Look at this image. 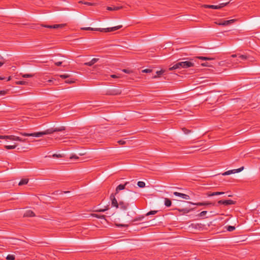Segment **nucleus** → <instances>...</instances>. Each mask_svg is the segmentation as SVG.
Returning a JSON list of instances; mask_svg holds the SVG:
<instances>
[{
	"label": "nucleus",
	"mask_w": 260,
	"mask_h": 260,
	"mask_svg": "<svg viewBox=\"0 0 260 260\" xmlns=\"http://www.w3.org/2000/svg\"><path fill=\"white\" fill-rule=\"evenodd\" d=\"M65 130V127L64 126H61L59 127H56V128H51L49 129H47L45 130L44 132H37V133H22L20 132L19 134L25 137H29V136H32V137H40L43 136L45 135H48V134H52L54 132H61Z\"/></svg>",
	"instance_id": "1"
},
{
	"label": "nucleus",
	"mask_w": 260,
	"mask_h": 260,
	"mask_svg": "<svg viewBox=\"0 0 260 260\" xmlns=\"http://www.w3.org/2000/svg\"><path fill=\"white\" fill-rule=\"evenodd\" d=\"M194 66V63L191 60L189 61H180L177 62L172 67L169 68V70L170 71H173L174 70H176L177 69H181V68H188L189 67H193Z\"/></svg>",
	"instance_id": "2"
},
{
	"label": "nucleus",
	"mask_w": 260,
	"mask_h": 260,
	"mask_svg": "<svg viewBox=\"0 0 260 260\" xmlns=\"http://www.w3.org/2000/svg\"><path fill=\"white\" fill-rule=\"evenodd\" d=\"M122 27V25H118L116 26L106 28H92V27H82V28H81V29L84 30H94V31H99L101 32H111V31H114L117 30L119 29H120Z\"/></svg>",
	"instance_id": "3"
},
{
	"label": "nucleus",
	"mask_w": 260,
	"mask_h": 260,
	"mask_svg": "<svg viewBox=\"0 0 260 260\" xmlns=\"http://www.w3.org/2000/svg\"><path fill=\"white\" fill-rule=\"evenodd\" d=\"M0 139H5L6 140H10L12 141H21V142H25V139H22L21 138L15 136L13 135H10V136H3L0 135Z\"/></svg>",
	"instance_id": "4"
},
{
	"label": "nucleus",
	"mask_w": 260,
	"mask_h": 260,
	"mask_svg": "<svg viewBox=\"0 0 260 260\" xmlns=\"http://www.w3.org/2000/svg\"><path fill=\"white\" fill-rule=\"evenodd\" d=\"M121 93V90L119 88H114L112 89H110L107 91L106 94L107 95H119Z\"/></svg>",
	"instance_id": "5"
},
{
	"label": "nucleus",
	"mask_w": 260,
	"mask_h": 260,
	"mask_svg": "<svg viewBox=\"0 0 260 260\" xmlns=\"http://www.w3.org/2000/svg\"><path fill=\"white\" fill-rule=\"evenodd\" d=\"M229 2H227L225 3H221L219 4L218 5H205L204 6V7L206 8H210V9H221L224 6H226Z\"/></svg>",
	"instance_id": "6"
},
{
	"label": "nucleus",
	"mask_w": 260,
	"mask_h": 260,
	"mask_svg": "<svg viewBox=\"0 0 260 260\" xmlns=\"http://www.w3.org/2000/svg\"><path fill=\"white\" fill-rule=\"evenodd\" d=\"M66 25V24H54V25H46V24H41V26L42 27H44L48 28H62L64 27Z\"/></svg>",
	"instance_id": "7"
},
{
	"label": "nucleus",
	"mask_w": 260,
	"mask_h": 260,
	"mask_svg": "<svg viewBox=\"0 0 260 260\" xmlns=\"http://www.w3.org/2000/svg\"><path fill=\"white\" fill-rule=\"evenodd\" d=\"M244 169V167H242L238 169H234L232 170H229L226 172H225L222 174L223 176L229 175L233 173H239L242 171Z\"/></svg>",
	"instance_id": "8"
},
{
	"label": "nucleus",
	"mask_w": 260,
	"mask_h": 260,
	"mask_svg": "<svg viewBox=\"0 0 260 260\" xmlns=\"http://www.w3.org/2000/svg\"><path fill=\"white\" fill-rule=\"evenodd\" d=\"M236 202L231 200H219L218 201V204H222L225 206H228L229 205H234L235 204Z\"/></svg>",
	"instance_id": "9"
},
{
	"label": "nucleus",
	"mask_w": 260,
	"mask_h": 260,
	"mask_svg": "<svg viewBox=\"0 0 260 260\" xmlns=\"http://www.w3.org/2000/svg\"><path fill=\"white\" fill-rule=\"evenodd\" d=\"M188 203L192 204V205H196L197 206H207V205H214V203L209 202H200V203H193L190 202H188Z\"/></svg>",
	"instance_id": "10"
},
{
	"label": "nucleus",
	"mask_w": 260,
	"mask_h": 260,
	"mask_svg": "<svg viewBox=\"0 0 260 260\" xmlns=\"http://www.w3.org/2000/svg\"><path fill=\"white\" fill-rule=\"evenodd\" d=\"M236 21L235 19H231L229 20H221L218 24L220 25H229L233 23H234Z\"/></svg>",
	"instance_id": "11"
},
{
	"label": "nucleus",
	"mask_w": 260,
	"mask_h": 260,
	"mask_svg": "<svg viewBox=\"0 0 260 260\" xmlns=\"http://www.w3.org/2000/svg\"><path fill=\"white\" fill-rule=\"evenodd\" d=\"M173 194L176 196L182 198V199H185V200H189L190 199V197L188 195L184 194L182 193H180L178 192H174Z\"/></svg>",
	"instance_id": "12"
},
{
	"label": "nucleus",
	"mask_w": 260,
	"mask_h": 260,
	"mask_svg": "<svg viewBox=\"0 0 260 260\" xmlns=\"http://www.w3.org/2000/svg\"><path fill=\"white\" fill-rule=\"evenodd\" d=\"M110 199L112 201V206L116 208H118L119 203H118L117 200L115 198V196L113 194H111Z\"/></svg>",
	"instance_id": "13"
},
{
	"label": "nucleus",
	"mask_w": 260,
	"mask_h": 260,
	"mask_svg": "<svg viewBox=\"0 0 260 260\" xmlns=\"http://www.w3.org/2000/svg\"><path fill=\"white\" fill-rule=\"evenodd\" d=\"M129 206V204L127 203H125L124 202H119L118 207H119L121 209L125 210L127 209V207Z\"/></svg>",
	"instance_id": "14"
},
{
	"label": "nucleus",
	"mask_w": 260,
	"mask_h": 260,
	"mask_svg": "<svg viewBox=\"0 0 260 260\" xmlns=\"http://www.w3.org/2000/svg\"><path fill=\"white\" fill-rule=\"evenodd\" d=\"M224 193V192H219V191H216V192H211V191H208L206 193V195H207L208 197H211L214 196H218V195H221L223 194Z\"/></svg>",
	"instance_id": "15"
},
{
	"label": "nucleus",
	"mask_w": 260,
	"mask_h": 260,
	"mask_svg": "<svg viewBox=\"0 0 260 260\" xmlns=\"http://www.w3.org/2000/svg\"><path fill=\"white\" fill-rule=\"evenodd\" d=\"M128 183V182H126L124 184H120L117 186L116 188V192L117 193L119 191L123 190L125 188V186Z\"/></svg>",
	"instance_id": "16"
},
{
	"label": "nucleus",
	"mask_w": 260,
	"mask_h": 260,
	"mask_svg": "<svg viewBox=\"0 0 260 260\" xmlns=\"http://www.w3.org/2000/svg\"><path fill=\"white\" fill-rule=\"evenodd\" d=\"M24 217H34L35 216V213L31 210H27L24 214Z\"/></svg>",
	"instance_id": "17"
},
{
	"label": "nucleus",
	"mask_w": 260,
	"mask_h": 260,
	"mask_svg": "<svg viewBox=\"0 0 260 260\" xmlns=\"http://www.w3.org/2000/svg\"><path fill=\"white\" fill-rule=\"evenodd\" d=\"M121 6H110V7H107V10L109 11H118L121 9H122Z\"/></svg>",
	"instance_id": "18"
},
{
	"label": "nucleus",
	"mask_w": 260,
	"mask_h": 260,
	"mask_svg": "<svg viewBox=\"0 0 260 260\" xmlns=\"http://www.w3.org/2000/svg\"><path fill=\"white\" fill-rule=\"evenodd\" d=\"M28 180H29L28 179H27V178L22 179L19 182L18 185L19 186H21V185H23L26 184L28 182Z\"/></svg>",
	"instance_id": "19"
},
{
	"label": "nucleus",
	"mask_w": 260,
	"mask_h": 260,
	"mask_svg": "<svg viewBox=\"0 0 260 260\" xmlns=\"http://www.w3.org/2000/svg\"><path fill=\"white\" fill-rule=\"evenodd\" d=\"M91 216L94 217H96L98 218L104 219L106 220V219H105L106 216L105 215H101V214H92Z\"/></svg>",
	"instance_id": "20"
},
{
	"label": "nucleus",
	"mask_w": 260,
	"mask_h": 260,
	"mask_svg": "<svg viewBox=\"0 0 260 260\" xmlns=\"http://www.w3.org/2000/svg\"><path fill=\"white\" fill-rule=\"evenodd\" d=\"M165 205L167 207H170L172 205L171 201L168 198L165 199Z\"/></svg>",
	"instance_id": "21"
},
{
	"label": "nucleus",
	"mask_w": 260,
	"mask_h": 260,
	"mask_svg": "<svg viewBox=\"0 0 260 260\" xmlns=\"http://www.w3.org/2000/svg\"><path fill=\"white\" fill-rule=\"evenodd\" d=\"M69 191H62L60 190H56L54 192H53L52 193V194H62V193H69Z\"/></svg>",
	"instance_id": "22"
},
{
	"label": "nucleus",
	"mask_w": 260,
	"mask_h": 260,
	"mask_svg": "<svg viewBox=\"0 0 260 260\" xmlns=\"http://www.w3.org/2000/svg\"><path fill=\"white\" fill-rule=\"evenodd\" d=\"M238 57L239 58L241 59L242 60H245L249 58V56L247 55H241V54H239Z\"/></svg>",
	"instance_id": "23"
},
{
	"label": "nucleus",
	"mask_w": 260,
	"mask_h": 260,
	"mask_svg": "<svg viewBox=\"0 0 260 260\" xmlns=\"http://www.w3.org/2000/svg\"><path fill=\"white\" fill-rule=\"evenodd\" d=\"M144 216H140L139 217H137L134 219H129V220L132 222H134V221H140V220H142L144 218Z\"/></svg>",
	"instance_id": "24"
},
{
	"label": "nucleus",
	"mask_w": 260,
	"mask_h": 260,
	"mask_svg": "<svg viewBox=\"0 0 260 260\" xmlns=\"http://www.w3.org/2000/svg\"><path fill=\"white\" fill-rule=\"evenodd\" d=\"M178 210L179 212H183L184 213H187L189 212L191 210V209H189L188 208H184L182 209H178Z\"/></svg>",
	"instance_id": "25"
},
{
	"label": "nucleus",
	"mask_w": 260,
	"mask_h": 260,
	"mask_svg": "<svg viewBox=\"0 0 260 260\" xmlns=\"http://www.w3.org/2000/svg\"><path fill=\"white\" fill-rule=\"evenodd\" d=\"M137 185L139 187L143 188L145 186V183L143 181H138Z\"/></svg>",
	"instance_id": "26"
},
{
	"label": "nucleus",
	"mask_w": 260,
	"mask_h": 260,
	"mask_svg": "<svg viewBox=\"0 0 260 260\" xmlns=\"http://www.w3.org/2000/svg\"><path fill=\"white\" fill-rule=\"evenodd\" d=\"M16 145H5V148L7 149H13L16 147Z\"/></svg>",
	"instance_id": "27"
},
{
	"label": "nucleus",
	"mask_w": 260,
	"mask_h": 260,
	"mask_svg": "<svg viewBox=\"0 0 260 260\" xmlns=\"http://www.w3.org/2000/svg\"><path fill=\"white\" fill-rule=\"evenodd\" d=\"M226 228L227 231H228L229 232H232L235 230V227L234 226L232 225H229L226 226Z\"/></svg>",
	"instance_id": "28"
},
{
	"label": "nucleus",
	"mask_w": 260,
	"mask_h": 260,
	"mask_svg": "<svg viewBox=\"0 0 260 260\" xmlns=\"http://www.w3.org/2000/svg\"><path fill=\"white\" fill-rule=\"evenodd\" d=\"M181 129L184 132V133L186 135L189 134L191 132L190 130L186 128L185 127H182L181 128Z\"/></svg>",
	"instance_id": "29"
},
{
	"label": "nucleus",
	"mask_w": 260,
	"mask_h": 260,
	"mask_svg": "<svg viewBox=\"0 0 260 260\" xmlns=\"http://www.w3.org/2000/svg\"><path fill=\"white\" fill-rule=\"evenodd\" d=\"M157 212H158L157 211H155V210L150 211L148 212V213H147L145 215L146 216H149V215H154Z\"/></svg>",
	"instance_id": "30"
},
{
	"label": "nucleus",
	"mask_w": 260,
	"mask_h": 260,
	"mask_svg": "<svg viewBox=\"0 0 260 260\" xmlns=\"http://www.w3.org/2000/svg\"><path fill=\"white\" fill-rule=\"evenodd\" d=\"M6 259L7 260H14L15 259V256L14 255L9 254L6 257Z\"/></svg>",
	"instance_id": "31"
},
{
	"label": "nucleus",
	"mask_w": 260,
	"mask_h": 260,
	"mask_svg": "<svg viewBox=\"0 0 260 260\" xmlns=\"http://www.w3.org/2000/svg\"><path fill=\"white\" fill-rule=\"evenodd\" d=\"M70 77V75L68 74H64L60 75V77L62 79H67Z\"/></svg>",
	"instance_id": "32"
},
{
	"label": "nucleus",
	"mask_w": 260,
	"mask_h": 260,
	"mask_svg": "<svg viewBox=\"0 0 260 260\" xmlns=\"http://www.w3.org/2000/svg\"><path fill=\"white\" fill-rule=\"evenodd\" d=\"M34 76V75L32 74H25L22 75V77L23 78H30Z\"/></svg>",
	"instance_id": "33"
},
{
	"label": "nucleus",
	"mask_w": 260,
	"mask_h": 260,
	"mask_svg": "<svg viewBox=\"0 0 260 260\" xmlns=\"http://www.w3.org/2000/svg\"><path fill=\"white\" fill-rule=\"evenodd\" d=\"M65 82L67 83H73L75 82V81L73 79H69L65 81Z\"/></svg>",
	"instance_id": "34"
},
{
	"label": "nucleus",
	"mask_w": 260,
	"mask_h": 260,
	"mask_svg": "<svg viewBox=\"0 0 260 260\" xmlns=\"http://www.w3.org/2000/svg\"><path fill=\"white\" fill-rule=\"evenodd\" d=\"M207 212L206 211H203L201 212L200 214H198V216H199V217L204 216L207 214Z\"/></svg>",
	"instance_id": "35"
},
{
	"label": "nucleus",
	"mask_w": 260,
	"mask_h": 260,
	"mask_svg": "<svg viewBox=\"0 0 260 260\" xmlns=\"http://www.w3.org/2000/svg\"><path fill=\"white\" fill-rule=\"evenodd\" d=\"M108 210V208L106 207L104 209H99L95 210L94 211L96 212H105V211Z\"/></svg>",
	"instance_id": "36"
},
{
	"label": "nucleus",
	"mask_w": 260,
	"mask_h": 260,
	"mask_svg": "<svg viewBox=\"0 0 260 260\" xmlns=\"http://www.w3.org/2000/svg\"><path fill=\"white\" fill-rule=\"evenodd\" d=\"M52 156L53 157H57V158H60L62 157V155L61 154H53Z\"/></svg>",
	"instance_id": "37"
},
{
	"label": "nucleus",
	"mask_w": 260,
	"mask_h": 260,
	"mask_svg": "<svg viewBox=\"0 0 260 260\" xmlns=\"http://www.w3.org/2000/svg\"><path fill=\"white\" fill-rule=\"evenodd\" d=\"M93 64V63L92 62V60L90 61L89 62L84 63V65L88 66H91Z\"/></svg>",
	"instance_id": "38"
},
{
	"label": "nucleus",
	"mask_w": 260,
	"mask_h": 260,
	"mask_svg": "<svg viewBox=\"0 0 260 260\" xmlns=\"http://www.w3.org/2000/svg\"><path fill=\"white\" fill-rule=\"evenodd\" d=\"M70 158L71 159H78V157L76 155L74 154V155H71L70 157Z\"/></svg>",
	"instance_id": "39"
},
{
	"label": "nucleus",
	"mask_w": 260,
	"mask_h": 260,
	"mask_svg": "<svg viewBox=\"0 0 260 260\" xmlns=\"http://www.w3.org/2000/svg\"><path fill=\"white\" fill-rule=\"evenodd\" d=\"M118 143L120 145H124L126 143L125 141L123 140H120L118 141Z\"/></svg>",
	"instance_id": "40"
},
{
	"label": "nucleus",
	"mask_w": 260,
	"mask_h": 260,
	"mask_svg": "<svg viewBox=\"0 0 260 260\" xmlns=\"http://www.w3.org/2000/svg\"><path fill=\"white\" fill-rule=\"evenodd\" d=\"M84 4L86 5L87 6H89L94 5V3H89V2H85L84 3Z\"/></svg>",
	"instance_id": "41"
},
{
	"label": "nucleus",
	"mask_w": 260,
	"mask_h": 260,
	"mask_svg": "<svg viewBox=\"0 0 260 260\" xmlns=\"http://www.w3.org/2000/svg\"><path fill=\"white\" fill-rule=\"evenodd\" d=\"M116 226H118V227H127L128 226V224H116Z\"/></svg>",
	"instance_id": "42"
},
{
	"label": "nucleus",
	"mask_w": 260,
	"mask_h": 260,
	"mask_svg": "<svg viewBox=\"0 0 260 260\" xmlns=\"http://www.w3.org/2000/svg\"><path fill=\"white\" fill-rule=\"evenodd\" d=\"M99 58H94L92 59L91 60L94 64L95 63H96L99 60Z\"/></svg>",
	"instance_id": "43"
},
{
	"label": "nucleus",
	"mask_w": 260,
	"mask_h": 260,
	"mask_svg": "<svg viewBox=\"0 0 260 260\" xmlns=\"http://www.w3.org/2000/svg\"><path fill=\"white\" fill-rule=\"evenodd\" d=\"M198 58L200 59L203 60H206V59H207V57H204V56H199V57H198Z\"/></svg>",
	"instance_id": "44"
},
{
	"label": "nucleus",
	"mask_w": 260,
	"mask_h": 260,
	"mask_svg": "<svg viewBox=\"0 0 260 260\" xmlns=\"http://www.w3.org/2000/svg\"><path fill=\"white\" fill-rule=\"evenodd\" d=\"M7 93V91L5 90H0V95H5Z\"/></svg>",
	"instance_id": "45"
},
{
	"label": "nucleus",
	"mask_w": 260,
	"mask_h": 260,
	"mask_svg": "<svg viewBox=\"0 0 260 260\" xmlns=\"http://www.w3.org/2000/svg\"><path fill=\"white\" fill-rule=\"evenodd\" d=\"M163 73H164V71L162 70H160V71H158L156 72V74L158 76H160V75H162Z\"/></svg>",
	"instance_id": "46"
},
{
	"label": "nucleus",
	"mask_w": 260,
	"mask_h": 260,
	"mask_svg": "<svg viewBox=\"0 0 260 260\" xmlns=\"http://www.w3.org/2000/svg\"><path fill=\"white\" fill-rule=\"evenodd\" d=\"M142 72L144 73H150L151 72V70L150 69H145Z\"/></svg>",
	"instance_id": "47"
},
{
	"label": "nucleus",
	"mask_w": 260,
	"mask_h": 260,
	"mask_svg": "<svg viewBox=\"0 0 260 260\" xmlns=\"http://www.w3.org/2000/svg\"><path fill=\"white\" fill-rule=\"evenodd\" d=\"M25 82L23 81H19L17 82V84H19V85H23V84H25Z\"/></svg>",
	"instance_id": "48"
},
{
	"label": "nucleus",
	"mask_w": 260,
	"mask_h": 260,
	"mask_svg": "<svg viewBox=\"0 0 260 260\" xmlns=\"http://www.w3.org/2000/svg\"><path fill=\"white\" fill-rule=\"evenodd\" d=\"M62 64V62L61 61H57V62H55V64L56 66H61Z\"/></svg>",
	"instance_id": "49"
},
{
	"label": "nucleus",
	"mask_w": 260,
	"mask_h": 260,
	"mask_svg": "<svg viewBox=\"0 0 260 260\" xmlns=\"http://www.w3.org/2000/svg\"><path fill=\"white\" fill-rule=\"evenodd\" d=\"M111 77L112 78H120V76H117V75H114V74H113V75H111Z\"/></svg>",
	"instance_id": "50"
},
{
	"label": "nucleus",
	"mask_w": 260,
	"mask_h": 260,
	"mask_svg": "<svg viewBox=\"0 0 260 260\" xmlns=\"http://www.w3.org/2000/svg\"><path fill=\"white\" fill-rule=\"evenodd\" d=\"M238 56H239V54H232L231 55V57H233V58H235V57H238Z\"/></svg>",
	"instance_id": "51"
},
{
	"label": "nucleus",
	"mask_w": 260,
	"mask_h": 260,
	"mask_svg": "<svg viewBox=\"0 0 260 260\" xmlns=\"http://www.w3.org/2000/svg\"><path fill=\"white\" fill-rule=\"evenodd\" d=\"M201 65L202 66H205V67H208L209 66L208 64V63H201Z\"/></svg>",
	"instance_id": "52"
},
{
	"label": "nucleus",
	"mask_w": 260,
	"mask_h": 260,
	"mask_svg": "<svg viewBox=\"0 0 260 260\" xmlns=\"http://www.w3.org/2000/svg\"><path fill=\"white\" fill-rule=\"evenodd\" d=\"M122 71L125 73H129V71L126 69H123Z\"/></svg>",
	"instance_id": "53"
},
{
	"label": "nucleus",
	"mask_w": 260,
	"mask_h": 260,
	"mask_svg": "<svg viewBox=\"0 0 260 260\" xmlns=\"http://www.w3.org/2000/svg\"><path fill=\"white\" fill-rule=\"evenodd\" d=\"M212 59H213L212 58L207 57V59H206V60H212Z\"/></svg>",
	"instance_id": "54"
},
{
	"label": "nucleus",
	"mask_w": 260,
	"mask_h": 260,
	"mask_svg": "<svg viewBox=\"0 0 260 260\" xmlns=\"http://www.w3.org/2000/svg\"><path fill=\"white\" fill-rule=\"evenodd\" d=\"M4 63H5L4 61H3V62L0 61V67H2L4 64Z\"/></svg>",
	"instance_id": "55"
},
{
	"label": "nucleus",
	"mask_w": 260,
	"mask_h": 260,
	"mask_svg": "<svg viewBox=\"0 0 260 260\" xmlns=\"http://www.w3.org/2000/svg\"><path fill=\"white\" fill-rule=\"evenodd\" d=\"M84 2H83V1H79L78 3H79V4H84Z\"/></svg>",
	"instance_id": "56"
},
{
	"label": "nucleus",
	"mask_w": 260,
	"mask_h": 260,
	"mask_svg": "<svg viewBox=\"0 0 260 260\" xmlns=\"http://www.w3.org/2000/svg\"><path fill=\"white\" fill-rule=\"evenodd\" d=\"M0 59L4 60V57L0 54Z\"/></svg>",
	"instance_id": "57"
},
{
	"label": "nucleus",
	"mask_w": 260,
	"mask_h": 260,
	"mask_svg": "<svg viewBox=\"0 0 260 260\" xmlns=\"http://www.w3.org/2000/svg\"><path fill=\"white\" fill-rule=\"evenodd\" d=\"M4 79H5L4 77H2L0 76V80H4Z\"/></svg>",
	"instance_id": "58"
},
{
	"label": "nucleus",
	"mask_w": 260,
	"mask_h": 260,
	"mask_svg": "<svg viewBox=\"0 0 260 260\" xmlns=\"http://www.w3.org/2000/svg\"><path fill=\"white\" fill-rule=\"evenodd\" d=\"M10 80H11V77L10 76L8 77L7 81H9Z\"/></svg>",
	"instance_id": "59"
},
{
	"label": "nucleus",
	"mask_w": 260,
	"mask_h": 260,
	"mask_svg": "<svg viewBox=\"0 0 260 260\" xmlns=\"http://www.w3.org/2000/svg\"><path fill=\"white\" fill-rule=\"evenodd\" d=\"M48 82H52V80H49L48 81Z\"/></svg>",
	"instance_id": "60"
}]
</instances>
